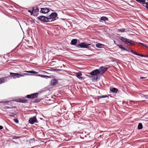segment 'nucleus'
<instances>
[{
    "label": "nucleus",
    "mask_w": 148,
    "mask_h": 148,
    "mask_svg": "<svg viewBox=\"0 0 148 148\" xmlns=\"http://www.w3.org/2000/svg\"><path fill=\"white\" fill-rule=\"evenodd\" d=\"M90 74L91 75L88 76L91 78L92 80H97L98 75L99 74V71L98 69L95 70L91 72Z\"/></svg>",
    "instance_id": "1"
},
{
    "label": "nucleus",
    "mask_w": 148,
    "mask_h": 148,
    "mask_svg": "<svg viewBox=\"0 0 148 148\" xmlns=\"http://www.w3.org/2000/svg\"><path fill=\"white\" fill-rule=\"evenodd\" d=\"M28 75V74L25 73L21 74L13 73H10L11 77H12L14 79L19 78L21 77H24L25 75Z\"/></svg>",
    "instance_id": "2"
},
{
    "label": "nucleus",
    "mask_w": 148,
    "mask_h": 148,
    "mask_svg": "<svg viewBox=\"0 0 148 148\" xmlns=\"http://www.w3.org/2000/svg\"><path fill=\"white\" fill-rule=\"evenodd\" d=\"M91 44H88L86 42H82L76 45V46L78 48H85L87 49H88L90 47Z\"/></svg>",
    "instance_id": "3"
},
{
    "label": "nucleus",
    "mask_w": 148,
    "mask_h": 148,
    "mask_svg": "<svg viewBox=\"0 0 148 148\" xmlns=\"http://www.w3.org/2000/svg\"><path fill=\"white\" fill-rule=\"evenodd\" d=\"M57 14L56 12H53L49 15V22L54 21L57 19Z\"/></svg>",
    "instance_id": "4"
},
{
    "label": "nucleus",
    "mask_w": 148,
    "mask_h": 148,
    "mask_svg": "<svg viewBox=\"0 0 148 148\" xmlns=\"http://www.w3.org/2000/svg\"><path fill=\"white\" fill-rule=\"evenodd\" d=\"M119 39L126 44L128 45H131L132 44V41L129 39H127L121 36L119 37Z\"/></svg>",
    "instance_id": "5"
},
{
    "label": "nucleus",
    "mask_w": 148,
    "mask_h": 148,
    "mask_svg": "<svg viewBox=\"0 0 148 148\" xmlns=\"http://www.w3.org/2000/svg\"><path fill=\"white\" fill-rule=\"evenodd\" d=\"M37 18L39 20L44 22H49L48 17L43 16H40L38 17Z\"/></svg>",
    "instance_id": "6"
},
{
    "label": "nucleus",
    "mask_w": 148,
    "mask_h": 148,
    "mask_svg": "<svg viewBox=\"0 0 148 148\" xmlns=\"http://www.w3.org/2000/svg\"><path fill=\"white\" fill-rule=\"evenodd\" d=\"M38 95V93H35L29 95H27L26 97L29 99H33L36 97Z\"/></svg>",
    "instance_id": "7"
},
{
    "label": "nucleus",
    "mask_w": 148,
    "mask_h": 148,
    "mask_svg": "<svg viewBox=\"0 0 148 148\" xmlns=\"http://www.w3.org/2000/svg\"><path fill=\"white\" fill-rule=\"evenodd\" d=\"M29 123L31 124H33L34 123L37 121V119L35 116H33V117L30 118L29 120Z\"/></svg>",
    "instance_id": "8"
},
{
    "label": "nucleus",
    "mask_w": 148,
    "mask_h": 148,
    "mask_svg": "<svg viewBox=\"0 0 148 148\" xmlns=\"http://www.w3.org/2000/svg\"><path fill=\"white\" fill-rule=\"evenodd\" d=\"M107 70V68L103 66H101L100 67L98 70L99 74H103Z\"/></svg>",
    "instance_id": "9"
},
{
    "label": "nucleus",
    "mask_w": 148,
    "mask_h": 148,
    "mask_svg": "<svg viewBox=\"0 0 148 148\" xmlns=\"http://www.w3.org/2000/svg\"><path fill=\"white\" fill-rule=\"evenodd\" d=\"M49 11V9L47 8H41L40 12L44 14H47Z\"/></svg>",
    "instance_id": "10"
},
{
    "label": "nucleus",
    "mask_w": 148,
    "mask_h": 148,
    "mask_svg": "<svg viewBox=\"0 0 148 148\" xmlns=\"http://www.w3.org/2000/svg\"><path fill=\"white\" fill-rule=\"evenodd\" d=\"M77 77L79 79L81 80L84 79V78L83 77H81V76L82 75V74L81 72H79L77 73L76 74Z\"/></svg>",
    "instance_id": "11"
},
{
    "label": "nucleus",
    "mask_w": 148,
    "mask_h": 148,
    "mask_svg": "<svg viewBox=\"0 0 148 148\" xmlns=\"http://www.w3.org/2000/svg\"><path fill=\"white\" fill-rule=\"evenodd\" d=\"M58 82V80L54 79H52L51 82V84L52 85H56Z\"/></svg>",
    "instance_id": "12"
},
{
    "label": "nucleus",
    "mask_w": 148,
    "mask_h": 148,
    "mask_svg": "<svg viewBox=\"0 0 148 148\" xmlns=\"http://www.w3.org/2000/svg\"><path fill=\"white\" fill-rule=\"evenodd\" d=\"M110 90L114 93H116L118 91V90L114 88H110Z\"/></svg>",
    "instance_id": "13"
},
{
    "label": "nucleus",
    "mask_w": 148,
    "mask_h": 148,
    "mask_svg": "<svg viewBox=\"0 0 148 148\" xmlns=\"http://www.w3.org/2000/svg\"><path fill=\"white\" fill-rule=\"evenodd\" d=\"M39 12V10L38 7H36L35 9H34V16H36L37 15V14H36L37 12Z\"/></svg>",
    "instance_id": "14"
},
{
    "label": "nucleus",
    "mask_w": 148,
    "mask_h": 148,
    "mask_svg": "<svg viewBox=\"0 0 148 148\" xmlns=\"http://www.w3.org/2000/svg\"><path fill=\"white\" fill-rule=\"evenodd\" d=\"M7 78V77H5L3 78H0V84L3 83L5 82V79Z\"/></svg>",
    "instance_id": "15"
},
{
    "label": "nucleus",
    "mask_w": 148,
    "mask_h": 148,
    "mask_svg": "<svg viewBox=\"0 0 148 148\" xmlns=\"http://www.w3.org/2000/svg\"><path fill=\"white\" fill-rule=\"evenodd\" d=\"M17 101L21 103H26L27 102V100L24 99H19Z\"/></svg>",
    "instance_id": "16"
},
{
    "label": "nucleus",
    "mask_w": 148,
    "mask_h": 148,
    "mask_svg": "<svg viewBox=\"0 0 148 148\" xmlns=\"http://www.w3.org/2000/svg\"><path fill=\"white\" fill-rule=\"evenodd\" d=\"M77 39H73L71 40L70 44L71 45H76L77 42Z\"/></svg>",
    "instance_id": "17"
},
{
    "label": "nucleus",
    "mask_w": 148,
    "mask_h": 148,
    "mask_svg": "<svg viewBox=\"0 0 148 148\" xmlns=\"http://www.w3.org/2000/svg\"><path fill=\"white\" fill-rule=\"evenodd\" d=\"M96 46L97 47L102 48L103 47V45L100 43H97L96 44Z\"/></svg>",
    "instance_id": "18"
},
{
    "label": "nucleus",
    "mask_w": 148,
    "mask_h": 148,
    "mask_svg": "<svg viewBox=\"0 0 148 148\" xmlns=\"http://www.w3.org/2000/svg\"><path fill=\"white\" fill-rule=\"evenodd\" d=\"M23 71L25 72L32 73H34V74H37L38 73V72H37L35 71Z\"/></svg>",
    "instance_id": "19"
},
{
    "label": "nucleus",
    "mask_w": 148,
    "mask_h": 148,
    "mask_svg": "<svg viewBox=\"0 0 148 148\" xmlns=\"http://www.w3.org/2000/svg\"><path fill=\"white\" fill-rule=\"evenodd\" d=\"M143 126L142 124L141 123H140L138 124V128L139 130H141L143 128Z\"/></svg>",
    "instance_id": "20"
},
{
    "label": "nucleus",
    "mask_w": 148,
    "mask_h": 148,
    "mask_svg": "<svg viewBox=\"0 0 148 148\" xmlns=\"http://www.w3.org/2000/svg\"><path fill=\"white\" fill-rule=\"evenodd\" d=\"M101 20L102 21H107L108 20V18L106 17L105 16H102L101 17Z\"/></svg>",
    "instance_id": "21"
},
{
    "label": "nucleus",
    "mask_w": 148,
    "mask_h": 148,
    "mask_svg": "<svg viewBox=\"0 0 148 148\" xmlns=\"http://www.w3.org/2000/svg\"><path fill=\"white\" fill-rule=\"evenodd\" d=\"M136 1L139 2L140 3H142L144 4L145 2V0H136Z\"/></svg>",
    "instance_id": "22"
},
{
    "label": "nucleus",
    "mask_w": 148,
    "mask_h": 148,
    "mask_svg": "<svg viewBox=\"0 0 148 148\" xmlns=\"http://www.w3.org/2000/svg\"><path fill=\"white\" fill-rule=\"evenodd\" d=\"M34 8H32V10H28V11L30 13L31 15H32L33 14H34Z\"/></svg>",
    "instance_id": "23"
},
{
    "label": "nucleus",
    "mask_w": 148,
    "mask_h": 148,
    "mask_svg": "<svg viewBox=\"0 0 148 148\" xmlns=\"http://www.w3.org/2000/svg\"><path fill=\"white\" fill-rule=\"evenodd\" d=\"M125 28H123L121 29H119L118 30L121 32H124L125 31Z\"/></svg>",
    "instance_id": "24"
},
{
    "label": "nucleus",
    "mask_w": 148,
    "mask_h": 148,
    "mask_svg": "<svg viewBox=\"0 0 148 148\" xmlns=\"http://www.w3.org/2000/svg\"><path fill=\"white\" fill-rule=\"evenodd\" d=\"M108 97L106 95H103V96H98V97L99 99L102 98H106Z\"/></svg>",
    "instance_id": "25"
},
{
    "label": "nucleus",
    "mask_w": 148,
    "mask_h": 148,
    "mask_svg": "<svg viewBox=\"0 0 148 148\" xmlns=\"http://www.w3.org/2000/svg\"><path fill=\"white\" fill-rule=\"evenodd\" d=\"M35 140L34 138H32L30 140V143H32L35 142Z\"/></svg>",
    "instance_id": "26"
},
{
    "label": "nucleus",
    "mask_w": 148,
    "mask_h": 148,
    "mask_svg": "<svg viewBox=\"0 0 148 148\" xmlns=\"http://www.w3.org/2000/svg\"><path fill=\"white\" fill-rule=\"evenodd\" d=\"M38 76H40L42 77H45V78H46V77L48 78L49 77L48 76H46V75H39Z\"/></svg>",
    "instance_id": "27"
},
{
    "label": "nucleus",
    "mask_w": 148,
    "mask_h": 148,
    "mask_svg": "<svg viewBox=\"0 0 148 148\" xmlns=\"http://www.w3.org/2000/svg\"><path fill=\"white\" fill-rule=\"evenodd\" d=\"M10 113L9 116H13L15 115L14 113Z\"/></svg>",
    "instance_id": "28"
},
{
    "label": "nucleus",
    "mask_w": 148,
    "mask_h": 148,
    "mask_svg": "<svg viewBox=\"0 0 148 148\" xmlns=\"http://www.w3.org/2000/svg\"><path fill=\"white\" fill-rule=\"evenodd\" d=\"M14 121L16 123H18L19 121L17 119H13Z\"/></svg>",
    "instance_id": "29"
},
{
    "label": "nucleus",
    "mask_w": 148,
    "mask_h": 148,
    "mask_svg": "<svg viewBox=\"0 0 148 148\" xmlns=\"http://www.w3.org/2000/svg\"><path fill=\"white\" fill-rule=\"evenodd\" d=\"M136 55H138V56H141L142 57H145V56L143 55V54H136Z\"/></svg>",
    "instance_id": "30"
},
{
    "label": "nucleus",
    "mask_w": 148,
    "mask_h": 148,
    "mask_svg": "<svg viewBox=\"0 0 148 148\" xmlns=\"http://www.w3.org/2000/svg\"><path fill=\"white\" fill-rule=\"evenodd\" d=\"M145 4L146 6H145V7H146V8L148 9V2H145Z\"/></svg>",
    "instance_id": "31"
},
{
    "label": "nucleus",
    "mask_w": 148,
    "mask_h": 148,
    "mask_svg": "<svg viewBox=\"0 0 148 148\" xmlns=\"http://www.w3.org/2000/svg\"><path fill=\"white\" fill-rule=\"evenodd\" d=\"M117 46L119 47L121 49L123 47L122 46V45H117Z\"/></svg>",
    "instance_id": "32"
},
{
    "label": "nucleus",
    "mask_w": 148,
    "mask_h": 148,
    "mask_svg": "<svg viewBox=\"0 0 148 148\" xmlns=\"http://www.w3.org/2000/svg\"><path fill=\"white\" fill-rule=\"evenodd\" d=\"M121 50L122 51H128V50H127V49H126L124 47H123L121 49Z\"/></svg>",
    "instance_id": "33"
},
{
    "label": "nucleus",
    "mask_w": 148,
    "mask_h": 148,
    "mask_svg": "<svg viewBox=\"0 0 148 148\" xmlns=\"http://www.w3.org/2000/svg\"><path fill=\"white\" fill-rule=\"evenodd\" d=\"M143 96L146 99H148V95H143Z\"/></svg>",
    "instance_id": "34"
},
{
    "label": "nucleus",
    "mask_w": 148,
    "mask_h": 148,
    "mask_svg": "<svg viewBox=\"0 0 148 148\" xmlns=\"http://www.w3.org/2000/svg\"><path fill=\"white\" fill-rule=\"evenodd\" d=\"M20 138V137H19V136H15V137H14V138H13V139H18V138Z\"/></svg>",
    "instance_id": "35"
},
{
    "label": "nucleus",
    "mask_w": 148,
    "mask_h": 148,
    "mask_svg": "<svg viewBox=\"0 0 148 148\" xmlns=\"http://www.w3.org/2000/svg\"><path fill=\"white\" fill-rule=\"evenodd\" d=\"M12 107H5V108H6V109H8V108H12Z\"/></svg>",
    "instance_id": "36"
},
{
    "label": "nucleus",
    "mask_w": 148,
    "mask_h": 148,
    "mask_svg": "<svg viewBox=\"0 0 148 148\" xmlns=\"http://www.w3.org/2000/svg\"><path fill=\"white\" fill-rule=\"evenodd\" d=\"M139 43L143 46H144L145 45V44H144L142 43L139 42Z\"/></svg>",
    "instance_id": "37"
},
{
    "label": "nucleus",
    "mask_w": 148,
    "mask_h": 148,
    "mask_svg": "<svg viewBox=\"0 0 148 148\" xmlns=\"http://www.w3.org/2000/svg\"><path fill=\"white\" fill-rule=\"evenodd\" d=\"M3 128V127L0 125V130H2Z\"/></svg>",
    "instance_id": "38"
},
{
    "label": "nucleus",
    "mask_w": 148,
    "mask_h": 148,
    "mask_svg": "<svg viewBox=\"0 0 148 148\" xmlns=\"http://www.w3.org/2000/svg\"><path fill=\"white\" fill-rule=\"evenodd\" d=\"M129 50H130V51H131V52H132V53H134V52H134V51H133V50H131V49H129Z\"/></svg>",
    "instance_id": "39"
},
{
    "label": "nucleus",
    "mask_w": 148,
    "mask_h": 148,
    "mask_svg": "<svg viewBox=\"0 0 148 148\" xmlns=\"http://www.w3.org/2000/svg\"><path fill=\"white\" fill-rule=\"evenodd\" d=\"M145 77H140V78L141 79H143V78H145Z\"/></svg>",
    "instance_id": "40"
},
{
    "label": "nucleus",
    "mask_w": 148,
    "mask_h": 148,
    "mask_svg": "<svg viewBox=\"0 0 148 148\" xmlns=\"http://www.w3.org/2000/svg\"><path fill=\"white\" fill-rule=\"evenodd\" d=\"M36 102H39V100H36Z\"/></svg>",
    "instance_id": "41"
},
{
    "label": "nucleus",
    "mask_w": 148,
    "mask_h": 148,
    "mask_svg": "<svg viewBox=\"0 0 148 148\" xmlns=\"http://www.w3.org/2000/svg\"><path fill=\"white\" fill-rule=\"evenodd\" d=\"M134 54H135L136 55V54H138V53H137L136 52H134Z\"/></svg>",
    "instance_id": "42"
},
{
    "label": "nucleus",
    "mask_w": 148,
    "mask_h": 148,
    "mask_svg": "<svg viewBox=\"0 0 148 148\" xmlns=\"http://www.w3.org/2000/svg\"><path fill=\"white\" fill-rule=\"evenodd\" d=\"M145 46V47H147L148 48V47H147V46L146 45H145V46Z\"/></svg>",
    "instance_id": "43"
},
{
    "label": "nucleus",
    "mask_w": 148,
    "mask_h": 148,
    "mask_svg": "<svg viewBox=\"0 0 148 148\" xmlns=\"http://www.w3.org/2000/svg\"><path fill=\"white\" fill-rule=\"evenodd\" d=\"M130 51V50H128V51Z\"/></svg>",
    "instance_id": "44"
}]
</instances>
